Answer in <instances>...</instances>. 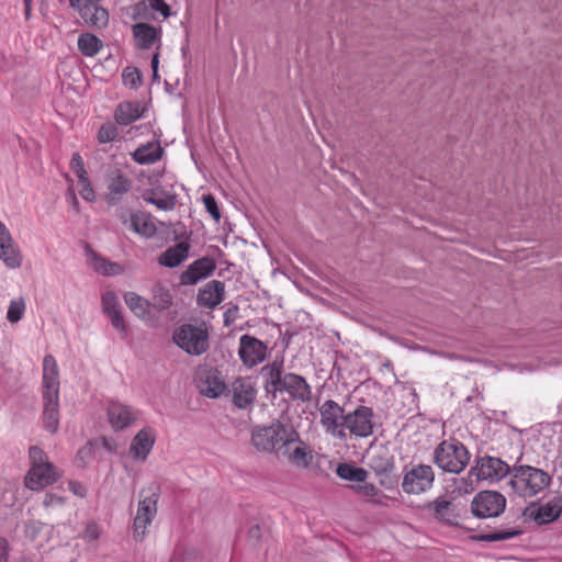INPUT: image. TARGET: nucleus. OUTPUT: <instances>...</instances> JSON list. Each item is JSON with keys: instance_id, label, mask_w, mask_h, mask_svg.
<instances>
[{"instance_id": "1", "label": "nucleus", "mask_w": 562, "mask_h": 562, "mask_svg": "<svg viewBox=\"0 0 562 562\" xmlns=\"http://www.w3.org/2000/svg\"><path fill=\"white\" fill-rule=\"evenodd\" d=\"M59 369L56 359L46 355L43 359L42 400L43 425L54 434L59 426Z\"/></svg>"}, {"instance_id": "2", "label": "nucleus", "mask_w": 562, "mask_h": 562, "mask_svg": "<svg viewBox=\"0 0 562 562\" xmlns=\"http://www.w3.org/2000/svg\"><path fill=\"white\" fill-rule=\"evenodd\" d=\"M510 472V467L502 459L491 456L481 457L476 459L467 477L456 480V488L459 494H470L475 490L477 481L496 483Z\"/></svg>"}, {"instance_id": "3", "label": "nucleus", "mask_w": 562, "mask_h": 562, "mask_svg": "<svg viewBox=\"0 0 562 562\" xmlns=\"http://www.w3.org/2000/svg\"><path fill=\"white\" fill-rule=\"evenodd\" d=\"M159 499L160 486L158 484L151 483L139 490L132 524L133 538L136 541H143L149 533V527L158 514Z\"/></svg>"}, {"instance_id": "4", "label": "nucleus", "mask_w": 562, "mask_h": 562, "mask_svg": "<svg viewBox=\"0 0 562 562\" xmlns=\"http://www.w3.org/2000/svg\"><path fill=\"white\" fill-rule=\"evenodd\" d=\"M551 476L543 470L530 465L514 467L508 482L515 494L524 498L533 497L549 486Z\"/></svg>"}, {"instance_id": "5", "label": "nucleus", "mask_w": 562, "mask_h": 562, "mask_svg": "<svg viewBox=\"0 0 562 562\" xmlns=\"http://www.w3.org/2000/svg\"><path fill=\"white\" fill-rule=\"evenodd\" d=\"M31 468L25 476V486L32 491H41L54 484L60 477L57 469L48 461L46 453L38 447L29 450Z\"/></svg>"}, {"instance_id": "6", "label": "nucleus", "mask_w": 562, "mask_h": 562, "mask_svg": "<svg viewBox=\"0 0 562 562\" xmlns=\"http://www.w3.org/2000/svg\"><path fill=\"white\" fill-rule=\"evenodd\" d=\"M434 460L442 471L460 473L467 468L470 453L462 442L456 439L443 440L435 449Z\"/></svg>"}, {"instance_id": "7", "label": "nucleus", "mask_w": 562, "mask_h": 562, "mask_svg": "<svg viewBox=\"0 0 562 562\" xmlns=\"http://www.w3.org/2000/svg\"><path fill=\"white\" fill-rule=\"evenodd\" d=\"M173 340L189 355L199 356L209 348V335L202 326L184 324L175 331Z\"/></svg>"}, {"instance_id": "8", "label": "nucleus", "mask_w": 562, "mask_h": 562, "mask_svg": "<svg viewBox=\"0 0 562 562\" xmlns=\"http://www.w3.org/2000/svg\"><path fill=\"white\" fill-rule=\"evenodd\" d=\"M280 445L278 454L286 458L291 464L303 469L311 464L313 459L312 450L300 440V436L295 430L288 428L286 440H283Z\"/></svg>"}, {"instance_id": "9", "label": "nucleus", "mask_w": 562, "mask_h": 562, "mask_svg": "<svg viewBox=\"0 0 562 562\" xmlns=\"http://www.w3.org/2000/svg\"><path fill=\"white\" fill-rule=\"evenodd\" d=\"M319 415L321 425L328 435L340 440L347 438L344 428L346 417L344 407L333 400H327L319 407Z\"/></svg>"}, {"instance_id": "10", "label": "nucleus", "mask_w": 562, "mask_h": 562, "mask_svg": "<svg viewBox=\"0 0 562 562\" xmlns=\"http://www.w3.org/2000/svg\"><path fill=\"white\" fill-rule=\"evenodd\" d=\"M373 411L368 406H358L353 412L346 414L344 428L347 436L367 438L373 434Z\"/></svg>"}, {"instance_id": "11", "label": "nucleus", "mask_w": 562, "mask_h": 562, "mask_svg": "<svg viewBox=\"0 0 562 562\" xmlns=\"http://www.w3.org/2000/svg\"><path fill=\"white\" fill-rule=\"evenodd\" d=\"M435 481V473L430 465L418 464L406 471L402 488L406 494H422L428 491Z\"/></svg>"}, {"instance_id": "12", "label": "nucleus", "mask_w": 562, "mask_h": 562, "mask_svg": "<svg viewBox=\"0 0 562 562\" xmlns=\"http://www.w3.org/2000/svg\"><path fill=\"white\" fill-rule=\"evenodd\" d=\"M506 507V498L498 492H480L472 501L474 516L480 518L497 517Z\"/></svg>"}, {"instance_id": "13", "label": "nucleus", "mask_w": 562, "mask_h": 562, "mask_svg": "<svg viewBox=\"0 0 562 562\" xmlns=\"http://www.w3.org/2000/svg\"><path fill=\"white\" fill-rule=\"evenodd\" d=\"M286 429L288 427L282 424L257 428L251 435L252 445L260 451L278 453L280 443L286 440Z\"/></svg>"}, {"instance_id": "14", "label": "nucleus", "mask_w": 562, "mask_h": 562, "mask_svg": "<svg viewBox=\"0 0 562 562\" xmlns=\"http://www.w3.org/2000/svg\"><path fill=\"white\" fill-rule=\"evenodd\" d=\"M69 4L79 13L86 24L97 29L108 25L109 13L99 5V0H69Z\"/></svg>"}, {"instance_id": "15", "label": "nucleus", "mask_w": 562, "mask_h": 562, "mask_svg": "<svg viewBox=\"0 0 562 562\" xmlns=\"http://www.w3.org/2000/svg\"><path fill=\"white\" fill-rule=\"evenodd\" d=\"M108 419L114 431H122L134 425L140 417V411L134 406L112 401L109 403Z\"/></svg>"}, {"instance_id": "16", "label": "nucleus", "mask_w": 562, "mask_h": 562, "mask_svg": "<svg viewBox=\"0 0 562 562\" xmlns=\"http://www.w3.org/2000/svg\"><path fill=\"white\" fill-rule=\"evenodd\" d=\"M104 200L109 204H117L132 188V180L120 169H111L104 177Z\"/></svg>"}, {"instance_id": "17", "label": "nucleus", "mask_w": 562, "mask_h": 562, "mask_svg": "<svg viewBox=\"0 0 562 562\" xmlns=\"http://www.w3.org/2000/svg\"><path fill=\"white\" fill-rule=\"evenodd\" d=\"M157 432L153 427L145 426L133 437L128 452L135 459L145 461L150 454L156 442Z\"/></svg>"}, {"instance_id": "18", "label": "nucleus", "mask_w": 562, "mask_h": 562, "mask_svg": "<svg viewBox=\"0 0 562 562\" xmlns=\"http://www.w3.org/2000/svg\"><path fill=\"white\" fill-rule=\"evenodd\" d=\"M267 347L259 339L249 335H243L239 340V357L243 363L249 368L262 362L266 358Z\"/></svg>"}, {"instance_id": "19", "label": "nucleus", "mask_w": 562, "mask_h": 562, "mask_svg": "<svg viewBox=\"0 0 562 562\" xmlns=\"http://www.w3.org/2000/svg\"><path fill=\"white\" fill-rule=\"evenodd\" d=\"M231 392L233 394V403L238 408L249 407L257 397V390L250 378H237L232 383Z\"/></svg>"}, {"instance_id": "20", "label": "nucleus", "mask_w": 562, "mask_h": 562, "mask_svg": "<svg viewBox=\"0 0 562 562\" xmlns=\"http://www.w3.org/2000/svg\"><path fill=\"white\" fill-rule=\"evenodd\" d=\"M225 299V284L220 280H211L199 290L196 303L201 307L215 308Z\"/></svg>"}, {"instance_id": "21", "label": "nucleus", "mask_w": 562, "mask_h": 562, "mask_svg": "<svg viewBox=\"0 0 562 562\" xmlns=\"http://www.w3.org/2000/svg\"><path fill=\"white\" fill-rule=\"evenodd\" d=\"M215 270V262L207 257L193 261L181 274V284L192 285L201 279L207 278Z\"/></svg>"}, {"instance_id": "22", "label": "nucleus", "mask_w": 562, "mask_h": 562, "mask_svg": "<svg viewBox=\"0 0 562 562\" xmlns=\"http://www.w3.org/2000/svg\"><path fill=\"white\" fill-rule=\"evenodd\" d=\"M120 220L124 225L128 224L131 231L143 237L149 238L156 234V225L151 221L150 215L145 212H134L128 218L125 214H122Z\"/></svg>"}, {"instance_id": "23", "label": "nucleus", "mask_w": 562, "mask_h": 562, "mask_svg": "<svg viewBox=\"0 0 562 562\" xmlns=\"http://www.w3.org/2000/svg\"><path fill=\"white\" fill-rule=\"evenodd\" d=\"M135 45L139 49H150L156 42H160L161 29L148 23H136L132 27Z\"/></svg>"}, {"instance_id": "24", "label": "nucleus", "mask_w": 562, "mask_h": 562, "mask_svg": "<svg viewBox=\"0 0 562 562\" xmlns=\"http://www.w3.org/2000/svg\"><path fill=\"white\" fill-rule=\"evenodd\" d=\"M143 199L161 211L173 210L178 202L176 193L160 186L146 190L143 193Z\"/></svg>"}, {"instance_id": "25", "label": "nucleus", "mask_w": 562, "mask_h": 562, "mask_svg": "<svg viewBox=\"0 0 562 562\" xmlns=\"http://www.w3.org/2000/svg\"><path fill=\"white\" fill-rule=\"evenodd\" d=\"M199 389L204 396L215 398L226 391V384L216 370H207L200 375Z\"/></svg>"}, {"instance_id": "26", "label": "nucleus", "mask_w": 562, "mask_h": 562, "mask_svg": "<svg viewBox=\"0 0 562 562\" xmlns=\"http://www.w3.org/2000/svg\"><path fill=\"white\" fill-rule=\"evenodd\" d=\"M282 392H286L293 400L302 402L311 398V386L304 378L295 373L284 374Z\"/></svg>"}, {"instance_id": "27", "label": "nucleus", "mask_w": 562, "mask_h": 562, "mask_svg": "<svg viewBox=\"0 0 562 562\" xmlns=\"http://www.w3.org/2000/svg\"><path fill=\"white\" fill-rule=\"evenodd\" d=\"M144 111L145 109L140 102L124 101L116 106L114 119L119 125L126 126L139 120Z\"/></svg>"}, {"instance_id": "28", "label": "nucleus", "mask_w": 562, "mask_h": 562, "mask_svg": "<svg viewBox=\"0 0 562 562\" xmlns=\"http://www.w3.org/2000/svg\"><path fill=\"white\" fill-rule=\"evenodd\" d=\"M266 378L265 389L268 393L282 392L283 360H274L262 368Z\"/></svg>"}, {"instance_id": "29", "label": "nucleus", "mask_w": 562, "mask_h": 562, "mask_svg": "<svg viewBox=\"0 0 562 562\" xmlns=\"http://www.w3.org/2000/svg\"><path fill=\"white\" fill-rule=\"evenodd\" d=\"M190 245L180 241L166 249L158 258V263L164 267L175 268L181 265L189 256Z\"/></svg>"}, {"instance_id": "30", "label": "nucleus", "mask_w": 562, "mask_h": 562, "mask_svg": "<svg viewBox=\"0 0 562 562\" xmlns=\"http://www.w3.org/2000/svg\"><path fill=\"white\" fill-rule=\"evenodd\" d=\"M351 490L360 496L363 501L378 506H386L389 496L382 490L376 487L373 483H360L352 485Z\"/></svg>"}, {"instance_id": "31", "label": "nucleus", "mask_w": 562, "mask_h": 562, "mask_svg": "<svg viewBox=\"0 0 562 562\" xmlns=\"http://www.w3.org/2000/svg\"><path fill=\"white\" fill-rule=\"evenodd\" d=\"M164 149L158 142H150L139 146L133 154V159L140 165H149L158 161Z\"/></svg>"}, {"instance_id": "32", "label": "nucleus", "mask_w": 562, "mask_h": 562, "mask_svg": "<svg viewBox=\"0 0 562 562\" xmlns=\"http://www.w3.org/2000/svg\"><path fill=\"white\" fill-rule=\"evenodd\" d=\"M0 259L10 269H18L22 266L23 255L13 238L0 245Z\"/></svg>"}, {"instance_id": "33", "label": "nucleus", "mask_w": 562, "mask_h": 562, "mask_svg": "<svg viewBox=\"0 0 562 562\" xmlns=\"http://www.w3.org/2000/svg\"><path fill=\"white\" fill-rule=\"evenodd\" d=\"M124 301L131 312L138 318L147 319L149 317V307L151 303L145 297L135 292H126L124 294Z\"/></svg>"}, {"instance_id": "34", "label": "nucleus", "mask_w": 562, "mask_h": 562, "mask_svg": "<svg viewBox=\"0 0 562 562\" xmlns=\"http://www.w3.org/2000/svg\"><path fill=\"white\" fill-rule=\"evenodd\" d=\"M159 12L164 19H168L171 15L170 7L165 2V0H144L136 4L135 13L140 19H148L147 10Z\"/></svg>"}, {"instance_id": "35", "label": "nucleus", "mask_w": 562, "mask_h": 562, "mask_svg": "<svg viewBox=\"0 0 562 562\" xmlns=\"http://www.w3.org/2000/svg\"><path fill=\"white\" fill-rule=\"evenodd\" d=\"M89 261L94 271L103 276H116L123 271V268L115 262H111L95 252H91Z\"/></svg>"}, {"instance_id": "36", "label": "nucleus", "mask_w": 562, "mask_h": 562, "mask_svg": "<svg viewBox=\"0 0 562 562\" xmlns=\"http://www.w3.org/2000/svg\"><path fill=\"white\" fill-rule=\"evenodd\" d=\"M336 473L342 480L357 483H363L368 477L367 470L350 463H339Z\"/></svg>"}, {"instance_id": "37", "label": "nucleus", "mask_w": 562, "mask_h": 562, "mask_svg": "<svg viewBox=\"0 0 562 562\" xmlns=\"http://www.w3.org/2000/svg\"><path fill=\"white\" fill-rule=\"evenodd\" d=\"M102 46V42L91 33L81 34L78 38V48L85 56L97 55Z\"/></svg>"}, {"instance_id": "38", "label": "nucleus", "mask_w": 562, "mask_h": 562, "mask_svg": "<svg viewBox=\"0 0 562 562\" xmlns=\"http://www.w3.org/2000/svg\"><path fill=\"white\" fill-rule=\"evenodd\" d=\"M172 304L170 291L161 285H155L153 289V306L158 311H165Z\"/></svg>"}, {"instance_id": "39", "label": "nucleus", "mask_w": 562, "mask_h": 562, "mask_svg": "<svg viewBox=\"0 0 562 562\" xmlns=\"http://www.w3.org/2000/svg\"><path fill=\"white\" fill-rule=\"evenodd\" d=\"M25 312V302L22 297L18 300L11 301L8 312L7 318L11 323H18Z\"/></svg>"}, {"instance_id": "40", "label": "nucleus", "mask_w": 562, "mask_h": 562, "mask_svg": "<svg viewBox=\"0 0 562 562\" xmlns=\"http://www.w3.org/2000/svg\"><path fill=\"white\" fill-rule=\"evenodd\" d=\"M123 83L130 88H137L140 85L142 76L136 68L127 67L122 74Z\"/></svg>"}, {"instance_id": "41", "label": "nucleus", "mask_w": 562, "mask_h": 562, "mask_svg": "<svg viewBox=\"0 0 562 562\" xmlns=\"http://www.w3.org/2000/svg\"><path fill=\"white\" fill-rule=\"evenodd\" d=\"M101 302H102L103 313L106 314V315L110 314V313H113V311H120L121 310L117 296L112 291L105 292L102 295Z\"/></svg>"}, {"instance_id": "42", "label": "nucleus", "mask_w": 562, "mask_h": 562, "mask_svg": "<svg viewBox=\"0 0 562 562\" xmlns=\"http://www.w3.org/2000/svg\"><path fill=\"white\" fill-rule=\"evenodd\" d=\"M117 136V128L112 123H106L101 125L98 132V140L99 143L105 144L113 142Z\"/></svg>"}, {"instance_id": "43", "label": "nucleus", "mask_w": 562, "mask_h": 562, "mask_svg": "<svg viewBox=\"0 0 562 562\" xmlns=\"http://www.w3.org/2000/svg\"><path fill=\"white\" fill-rule=\"evenodd\" d=\"M108 316L111 321V325L119 331L122 338H125L127 336V328L121 310L113 311V313L108 314Z\"/></svg>"}, {"instance_id": "44", "label": "nucleus", "mask_w": 562, "mask_h": 562, "mask_svg": "<svg viewBox=\"0 0 562 562\" xmlns=\"http://www.w3.org/2000/svg\"><path fill=\"white\" fill-rule=\"evenodd\" d=\"M70 169L77 176L78 180L88 177V172L85 168V162L79 153H75L70 160Z\"/></svg>"}, {"instance_id": "45", "label": "nucleus", "mask_w": 562, "mask_h": 562, "mask_svg": "<svg viewBox=\"0 0 562 562\" xmlns=\"http://www.w3.org/2000/svg\"><path fill=\"white\" fill-rule=\"evenodd\" d=\"M66 504V498L64 496L54 494V493H47L45 495V498L43 501V505L46 509H57L64 507Z\"/></svg>"}, {"instance_id": "46", "label": "nucleus", "mask_w": 562, "mask_h": 562, "mask_svg": "<svg viewBox=\"0 0 562 562\" xmlns=\"http://www.w3.org/2000/svg\"><path fill=\"white\" fill-rule=\"evenodd\" d=\"M47 529V526L41 521H30L25 525V536L32 540L36 541L38 538V535L44 530Z\"/></svg>"}, {"instance_id": "47", "label": "nucleus", "mask_w": 562, "mask_h": 562, "mask_svg": "<svg viewBox=\"0 0 562 562\" xmlns=\"http://www.w3.org/2000/svg\"><path fill=\"white\" fill-rule=\"evenodd\" d=\"M78 182L81 187L79 193L82 196V199H85L88 202H93L95 200V192L92 188L89 177H86L85 180L79 179Z\"/></svg>"}, {"instance_id": "48", "label": "nucleus", "mask_w": 562, "mask_h": 562, "mask_svg": "<svg viewBox=\"0 0 562 562\" xmlns=\"http://www.w3.org/2000/svg\"><path fill=\"white\" fill-rule=\"evenodd\" d=\"M204 206L206 211L210 213V215L215 220L220 221L221 213L216 203L215 198L212 194H205L202 198Z\"/></svg>"}, {"instance_id": "49", "label": "nucleus", "mask_w": 562, "mask_h": 562, "mask_svg": "<svg viewBox=\"0 0 562 562\" xmlns=\"http://www.w3.org/2000/svg\"><path fill=\"white\" fill-rule=\"evenodd\" d=\"M100 537L99 526L94 522L88 524L83 531V538L88 541L97 540Z\"/></svg>"}, {"instance_id": "50", "label": "nucleus", "mask_w": 562, "mask_h": 562, "mask_svg": "<svg viewBox=\"0 0 562 562\" xmlns=\"http://www.w3.org/2000/svg\"><path fill=\"white\" fill-rule=\"evenodd\" d=\"M520 531L513 530V531H495L487 536V539L491 541H501V540H507L510 539L517 535H519Z\"/></svg>"}, {"instance_id": "51", "label": "nucleus", "mask_w": 562, "mask_h": 562, "mask_svg": "<svg viewBox=\"0 0 562 562\" xmlns=\"http://www.w3.org/2000/svg\"><path fill=\"white\" fill-rule=\"evenodd\" d=\"M557 517L555 514H553V510L551 507H548V506H542L539 508L538 510V516L537 518H539L542 522H547V521H551L553 520L554 518Z\"/></svg>"}, {"instance_id": "52", "label": "nucleus", "mask_w": 562, "mask_h": 562, "mask_svg": "<svg viewBox=\"0 0 562 562\" xmlns=\"http://www.w3.org/2000/svg\"><path fill=\"white\" fill-rule=\"evenodd\" d=\"M69 490L79 497H86L87 495V487L85 484L77 482V481H70L68 483Z\"/></svg>"}, {"instance_id": "53", "label": "nucleus", "mask_w": 562, "mask_h": 562, "mask_svg": "<svg viewBox=\"0 0 562 562\" xmlns=\"http://www.w3.org/2000/svg\"><path fill=\"white\" fill-rule=\"evenodd\" d=\"M450 503L447 501L436 502L435 514L437 517H443L448 512Z\"/></svg>"}, {"instance_id": "54", "label": "nucleus", "mask_w": 562, "mask_h": 562, "mask_svg": "<svg viewBox=\"0 0 562 562\" xmlns=\"http://www.w3.org/2000/svg\"><path fill=\"white\" fill-rule=\"evenodd\" d=\"M370 467L375 471V472H385L387 470V467H389V461H381V460H375L374 458L371 459V462H370Z\"/></svg>"}, {"instance_id": "55", "label": "nucleus", "mask_w": 562, "mask_h": 562, "mask_svg": "<svg viewBox=\"0 0 562 562\" xmlns=\"http://www.w3.org/2000/svg\"><path fill=\"white\" fill-rule=\"evenodd\" d=\"M9 543L4 538H0V562H8Z\"/></svg>"}, {"instance_id": "56", "label": "nucleus", "mask_w": 562, "mask_h": 562, "mask_svg": "<svg viewBox=\"0 0 562 562\" xmlns=\"http://www.w3.org/2000/svg\"><path fill=\"white\" fill-rule=\"evenodd\" d=\"M12 235L8 227L0 221V245L12 239Z\"/></svg>"}, {"instance_id": "57", "label": "nucleus", "mask_w": 562, "mask_h": 562, "mask_svg": "<svg viewBox=\"0 0 562 562\" xmlns=\"http://www.w3.org/2000/svg\"><path fill=\"white\" fill-rule=\"evenodd\" d=\"M158 63H159V54L156 52V53L153 55V58H151V68H153V71H154V76H155V77L157 76Z\"/></svg>"}, {"instance_id": "58", "label": "nucleus", "mask_w": 562, "mask_h": 562, "mask_svg": "<svg viewBox=\"0 0 562 562\" xmlns=\"http://www.w3.org/2000/svg\"><path fill=\"white\" fill-rule=\"evenodd\" d=\"M69 199H70V203L74 206V209L78 211L79 202H78V199L72 190H69Z\"/></svg>"}, {"instance_id": "59", "label": "nucleus", "mask_w": 562, "mask_h": 562, "mask_svg": "<svg viewBox=\"0 0 562 562\" xmlns=\"http://www.w3.org/2000/svg\"><path fill=\"white\" fill-rule=\"evenodd\" d=\"M25 5V18L29 19L31 15V5L32 4H24Z\"/></svg>"}, {"instance_id": "60", "label": "nucleus", "mask_w": 562, "mask_h": 562, "mask_svg": "<svg viewBox=\"0 0 562 562\" xmlns=\"http://www.w3.org/2000/svg\"><path fill=\"white\" fill-rule=\"evenodd\" d=\"M24 4H32V0H23Z\"/></svg>"}]
</instances>
